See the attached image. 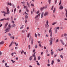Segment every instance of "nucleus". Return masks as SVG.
<instances>
[{
  "instance_id": "obj_1",
  "label": "nucleus",
  "mask_w": 67,
  "mask_h": 67,
  "mask_svg": "<svg viewBox=\"0 0 67 67\" xmlns=\"http://www.w3.org/2000/svg\"><path fill=\"white\" fill-rule=\"evenodd\" d=\"M6 9L7 10V13L5 12L4 11H2L1 12L3 13H4V16H5V14H10V12L9 11V8L7 7H6Z\"/></svg>"
},
{
  "instance_id": "obj_2",
  "label": "nucleus",
  "mask_w": 67,
  "mask_h": 67,
  "mask_svg": "<svg viewBox=\"0 0 67 67\" xmlns=\"http://www.w3.org/2000/svg\"><path fill=\"white\" fill-rule=\"evenodd\" d=\"M48 20H47L46 22V24L45 25V27L47 28L49 27V25H48Z\"/></svg>"
},
{
  "instance_id": "obj_3",
  "label": "nucleus",
  "mask_w": 67,
  "mask_h": 67,
  "mask_svg": "<svg viewBox=\"0 0 67 67\" xmlns=\"http://www.w3.org/2000/svg\"><path fill=\"white\" fill-rule=\"evenodd\" d=\"M40 14L41 13H39L38 15H37V16H36L35 18V19H36V20H38V19H37V18H38V17H39V16H40Z\"/></svg>"
},
{
  "instance_id": "obj_4",
  "label": "nucleus",
  "mask_w": 67,
  "mask_h": 67,
  "mask_svg": "<svg viewBox=\"0 0 67 67\" xmlns=\"http://www.w3.org/2000/svg\"><path fill=\"white\" fill-rule=\"evenodd\" d=\"M52 27H51L49 31V33H51L50 36L51 37H52Z\"/></svg>"
},
{
  "instance_id": "obj_5",
  "label": "nucleus",
  "mask_w": 67,
  "mask_h": 67,
  "mask_svg": "<svg viewBox=\"0 0 67 67\" xmlns=\"http://www.w3.org/2000/svg\"><path fill=\"white\" fill-rule=\"evenodd\" d=\"M4 31H6L4 32V33H6L7 32H9L10 31V29L7 28L6 29L4 30Z\"/></svg>"
},
{
  "instance_id": "obj_6",
  "label": "nucleus",
  "mask_w": 67,
  "mask_h": 67,
  "mask_svg": "<svg viewBox=\"0 0 67 67\" xmlns=\"http://www.w3.org/2000/svg\"><path fill=\"white\" fill-rule=\"evenodd\" d=\"M48 14V12H46L44 14V16H47Z\"/></svg>"
},
{
  "instance_id": "obj_7",
  "label": "nucleus",
  "mask_w": 67,
  "mask_h": 67,
  "mask_svg": "<svg viewBox=\"0 0 67 67\" xmlns=\"http://www.w3.org/2000/svg\"><path fill=\"white\" fill-rule=\"evenodd\" d=\"M59 8L60 9V10H62V9H63L64 8V7H63V5H60Z\"/></svg>"
},
{
  "instance_id": "obj_8",
  "label": "nucleus",
  "mask_w": 67,
  "mask_h": 67,
  "mask_svg": "<svg viewBox=\"0 0 67 67\" xmlns=\"http://www.w3.org/2000/svg\"><path fill=\"white\" fill-rule=\"evenodd\" d=\"M60 41L61 42L62 45H65V43H64V42L61 39L60 40Z\"/></svg>"
},
{
  "instance_id": "obj_9",
  "label": "nucleus",
  "mask_w": 67,
  "mask_h": 67,
  "mask_svg": "<svg viewBox=\"0 0 67 67\" xmlns=\"http://www.w3.org/2000/svg\"><path fill=\"white\" fill-rule=\"evenodd\" d=\"M8 24V23H7L5 25V26H4V29H6V27H7V25Z\"/></svg>"
},
{
  "instance_id": "obj_10",
  "label": "nucleus",
  "mask_w": 67,
  "mask_h": 67,
  "mask_svg": "<svg viewBox=\"0 0 67 67\" xmlns=\"http://www.w3.org/2000/svg\"><path fill=\"white\" fill-rule=\"evenodd\" d=\"M49 42H50L49 44L50 45H52V44H53V41H49Z\"/></svg>"
},
{
  "instance_id": "obj_11",
  "label": "nucleus",
  "mask_w": 67,
  "mask_h": 67,
  "mask_svg": "<svg viewBox=\"0 0 67 67\" xmlns=\"http://www.w3.org/2000/svg\"><path fill=\"white\" fill-rule=\"evenodd\" d=\"M8 5H10V6H11L12 5V4H11V3H9L8 2L7 3Z\"/></svg>"
},
{
  "instance_id": "obj_12",
  "label": "nucleus",
  "mask_w": 67,
  "mask_h": 67,
  "mask_svg": "<svg viewBox=\"0 0 67 67\" xmlns=\"http://www.w3.org/2000/svg\"><path fill=\"white\" fill-rule=\"evenodd\" d=\"M54 30L55 31V33H57V29H56V28H55Z\"/></svg>"
},
{
  "instance_id": "obj_13",
  "label": "nucleus",
  "mask_w": 67,
  "mask_h": 67,
  "mask_svg": "<svg viewBox=\"0 0 67 67\" xmlns=\"http://www.w3.org/2000/svg\"><path fill=\"white\" fill-rule=\"evenodd\" d=\"M43 15H44V13L42 12L41 14V18H43Z\"/></svg>"
},
{
  "instance_id": "obj_14",
  "label": "nucleus",
  "mask_w": 67,
  "mask_h": 67,
  "mask_svg": "<svg viewBox=\"0 0 67 67\" xmlns=\"http://www.w3.org/2000/svg\"><path fill=\"white\" fill-rule=\"evenodd\" d=\"M54 63V60H52L51 62V65H53Z\"/></svg>"
},
{
  "instance_id": "obj_15",
  "label": "nucleus",
  "mask_w": 67,
  "mask_h": 67,
  "mask_svg": "<svg viewBox=\"0 0 67 67\" xmlns=\"http://www.w3.org/2000/svg\"><path fill=\"white\" fill-rule=\"evenodd\" d=\"M4 44V42L2 41L0 42V45H2Z\"/></svg>"
},
{
  "instance_id": "obj_16",
  "label": "nucleus",
  "mask_w": 67,
  "mask_h": 67,
  "mask_svg": "<svg viewBox=\"0 0 67 67\" xmlns=\"http://www.w3.org/2000/svg\"><path fill=\"white\" fill-rule=\"evenodd\" d=\"M24 26V25H23L21 26L20 27V29H22L23 28V27Z\"/></svg>"
},
{
  "instance_id": "obj_17",
  "label": "nucleus",
  "mask_w": 67,
  "mask_h": 67,
  "mask_svg": "<svg viewBox=\"0 0 67 67\" xmlns=\"http://www.w3.org/2000/svg\"><path fill=\"white\" fill-rule=\"evenodd\" d=\"M5 20H8V21L10 20V18H8L7 19L5 18Z\"/></svg>"
},
{
  "instance_id": "obj_18",
  "label": "nucleus",
  "mask_w": 67,
  "mask_h": 67,
  "mask_svg": "<svg viewBox=\"0 0 67 67\" xmlns=\"http://www.w3.org/2000/svg\"><path fill=\"white\" fill-rule=\"evenodd\" d=\"M44 7H42L40 8V9L41 11H42L44 9Z\"/></svg>"
},
{
  "instance_id": "obj_19",
  "label": "nucleus",
  "mask_w": 67,
  "mask_h": 67,
  "mask_svg": "<svg viewBox=\"0 0 67 67\" xmlns=\"http://www.w3.org/2000/svg\"><path fill=\"white\" fill-rule=\"evenodd\" d=\"M32 59V56H31L29 58V60H31Z\"/></svg>"
},
{
  "instance_id": "obj_20",
  "label": "nucleus",
  "mask_w": 67,
  "mask_h": 67,
  "mask_svg": "<svg viewBox=\"0 0 67 67\" xmlns=\"http://www.w3.org/2000/svg\"><path fill=\"white\" fill-rule=\"evenodd\" d=\"M15 27V25L14 24L13 25H12V27Z\"/></svg>"
},
{
  "instance_id": "obj_21",
  "label": "nucleus",
  "mask_w": 67,
  "mask_h": 67,
  "mask_svg": "<svg viewBox=\"0 0 67 67\" xmlns=\"http://www.w3.org/2000/svg\"><path fill=\"white\" fill-rule=\"evenodd\" d=\"M8 28L10 29V28H11V25L10 24H9V25H8Z\"/></svg>"
},
{
  "instance_id": "obj_22",
  "label": "nucleus",
  "mask_w": 67,
  "mask_h": 67,
  "mask_svg": "<svg viewBox=\"0 0 67 67\" xmlns=\"http://www.w3.org/2000/svg\"><path fill=\"white\" fill-rule=\"evenodd\" d=\"M27 18H28V16H27V15H26L25 16V19H27Z\"/></svg>"
},
{
  "instance_id": "obj_23",
  "label": "nucleus",
  "mask_w": 67,
  "mask_h": 67,
  "mask_svg": "<svg viewBox=\"0 0 67 67\" xmlns=\"http://www.w3.org/2000/svg\"><path fill=\"white\" fill-rule=\"evenodd\" d=\"M27 4L29 7H30V4H29V3L27 2Z\"/></svg>"
},
{
  "instance_id": "obj_24",
  "label": "nucleus",
  "mask_w": 67,
  "mask_h": 67,
  "mask_svg": "<svg viewBox=\"0 0 67 67\" xmlns=\"http://www.w3.org/2000/svg\"><path fill=\"white\" fill-rule=\"evenodd\" d=\"M30 34H31V33H29L28 34V36H27V37L28 38L30 36Z\"/></svg>"
},
{
  "instance_id": "obj_25",
  "label": "nucleus",
  "mask_w": 67,
  "mask_h": 67,
  "mask_svg": "<svg viewBox=\"0 0 67 67\" xmlns=\"http://www.w3.org/2000/svg\"><path fill=\"white\" fill-rule=\"evenodd\" d=\"M47 8V5H46L44 7V9H46Z\"/></svg>"
},
{
  "instance_id": "obj_26",
  "label": "nucleus",
  "mask_w": 67,
  "mask_h": 67,
  "mask_svg": "<svg viewBox=\"0 0 67 67\" xmlns=\"http://www.w3.org/2000/svg\"><path fill=\"white\" fill-rule=\"evenodd\" d=\"M13 43V42H12L9 45V47H11V46H12V44Z\"/></svg>"
},
{
  "instance_id": "obj_27",
  "label": "nucleus",
  "mask_w": 67,
  "mask_h": 67,
  "mask_svg": "<svg viewBox=\"0 0 67 67\" xmlns=\"http://www.w3.org/2000/svg\"><path fill=\"white\" fill-rule=\"evenodd\" d=\"M56 11V8H54V9L53 10V13H55V11Z\"/></svg>"
},
{
  "instance_id": "obj_28",
  "label": "nucleus",
  "mask_w": 67,
  "mask_h": 67,
  "mask_svg": "<svg viewBox=\"0 0 67 67\" xmlns=\"http://www.w3.org/2000/svg\"><path fill=\"white\" fill-rule=\"evenodd\" d=\"M53 37H51L50 38V40L49 41H53Z\"/></svg>"
},
{
  "instance_id": "obj_29",
  "label": "nucleus",
  "mask_w": 67,
  "mask_h": 67,
  "mask_svg": "<svg viewBox=\"0 0 67 67\" xmlns=\"http://www.w3.org/2000/svg\"><path fill=\"white\" fill-rule=\"evenodd\" d=\"M31 44H33V39H32L31 40Z\"/></svg>"
},
{
  "instance_id": "obj_30",
  "label": "nucleus",
  "mask_w": 67,
  "mask_h": 67,
  "mask_svg": "<svg viewBox=\"0 0 67 67\" xmlns=\"http://www.w3.org/2000/svg\"><path fill=\"white\" fill-rule=\"evenodd\" d=\"M4 20H5V18H3L2 19L0 20V21H4Z\"/></svg>"
},
{
  "instance_id": "obj_31",
  "label": "nucleus",
  "mask_w": 67,
  "mask_h": 67,
  "mask_svg": "<svg viewBox=\"0 0 67 67\" xmlns=\"http://www.w3.org/2000/svg\"><path fill=\"white\" fill-rule=\"evenodd\" d=\"M24 9H25L26 8V9H27V7H26V6H24Z\"/></svg>"
},
{
  "instance_id": "obj_32",
  "label": "nucleus",
  "mask_w": 67,
  "mask_h": 67,
  "mask_svg": "<svg viewBox=\"0 0 67 67\" xmlns=\"http://www.w3.org/2000/svg\"><path fill=\"white\" fill-rule=\"evenodd\" d=\"M24 53V51L23 50L21 52V54H22Z\"/></svg>"
},
{
  "instance_id": "obj_33",
  "label": "nucleus",
  "mask_w": 67,
  "mask_h": 67,
  "mask_svg": "<svg viewBox=\"0 0 67 67\" xmlns=\"http://www.w3.org/2000/svg\"><path fill=\"white\" fill-rule=\"evenodd\" d=\"M47 66H48V67H49L50 66H51V64H47Z\"/></svg>"
},
{
  "instance_id": "obj_34",
  "label": "nucleus",
  "mask_w": 67,
  "mask_h": 67,
  "mask_svg": "<svg viewBox=\"0 0 67 67\" xmlns=\"http://www.w3.org/2000/svg\"><path fill=\"white\" fill-rule=\"evenodd\" d=\"M35 57V55L33 54L32 55V57H33H33Z\"/></svg>"
},
{
  "instance_id": "obj_35",
  "label": "nucleus",
  "mask_w": 67,
  "mask_h": 67,
  "mask_svg": "<svg viewBox=\"0 0 67 67\" xmlns=\"http://www.w3.org/2000/svg\"><path fill=\"white\" fill-rule=\"evenodd\" d=\"M37 42L38 43V44H41V43H42V42H41L40 41H38Z\"/></svg>"
},
{
  "instance_id": "obj_36",
  "label": "nucleus",
  "mask_w": 67,
  "mask_h": 67,
  "mask_svg": "<svg viewBox=\"0 0 67 67\" xmlns=\"http://www.w3.org/2000/svg\"><path fill=\"white\" fill-rule=\"evenodd\" d=\"M15 44L16 46H18V43H16V42H15Z\"/></svg>"
},
{
  "instance_id": "obj_37",
  "label": "nucleus",
  "mask_w": 67,
  "mask_h": 67,
  "mask_svg": "<svg viewBox=\"0 0 67 67\" xmlns=\"http://www.w3.org/2000/svg\"><path fill=\"white\" fill-rule=\"evenodd\" d=\"M57 62H59H59H60V60H59V59H57Z\"/></svg>"
},
{
  "instance_id": "obj_38",
  "label": "nucleus",
  "mask_w": 67,
  "mask_h": 67,
  "mask_svg": "<svg viewBox=\"0 0 67 67\" xmlns=\"http://www.w3.org/2000/svg\"><path fill=\"white\" fill-rule=\"evenodd\" d=\"M11 61L13 62V63H14V62H15V61H13L12 60H11Z\"/></svg>"
},
{
  "instance_id": "obj_39",
  "label": "nucleus",
  "mask_w": 67,
  "mask_h": 67,
  "mask_svg": "<svg viewBox=\"0 0 67 67\" xmlns=\"http://www.w3.org/2000/svg\"><path fill=\"white\" fill-rule=\"evenodd\" d=\"M51 0H49V1H48L49 3L50 4H51Z\"/></svg>"
},
{
  "instance_id": "obj_40",
  "label": "nucleus",
  "mask_w": 67,
  "mask_h": 67,
  "mask_svg": "<svg viewBox=\"0 0 67 67\" xmlns=\"http://www.w3.org/2000/svg\"><path fill=\"white\" fill-rule=\"evenodd\" d=\"M15 11H16V8H15L14 10V13H15Z\"/></svg>"
},
{
  "instance_id": "obj_41",
  "label": "nucleus",
  "mask_w": 67,
  "mask_h": 67,
  "mask_svg": "<svg viewBox=\"0 0 67 67\" xmlns=\"http://www.w3.org/2000/svg\"><path fill=\"white\" fill-rule=\"evenodd\" d=\"M60 57H61L62 58V59L63 58V56L62 55H60Z\"/></svg>"
},
{
  "instance_id": "obj_42",
  "label": "nucleus",
  "mask_w": 67,
  "mask_h": 67,
  "mask_svg": "<svg viewBox=\"0 0 67 67\" xmlns=\"http://www.w3.org/2000/svg\"><path fill=\"white\" fill-rule=\"evenodd\" d=\"M65 11H66V13H67V9H65Z\"/></svg>"
},
{
  "instance_id": "obj_43",
  "label": "nucleus",
  "mask_w": 67,
  "mask_h": 67,
  "mask_svg": "<svg viewBox=\"0 0 67 67\" xmlns=\"http://www.w3.org/2000/svg\"><path fill=\"white\" fill-rule=\"evenodd\" d=\"M35 37H37V35H36V34L35 33Z\"/></svg>"
},
{
  "instance_id": "obj_44",
  "label": "nucleus",
  "mask_w": 67,
  "mask_h": 67,
  "mask_svg": "<svg viewBox=\"0 0 67 67\" xmlns=\"http://www.w3.org/2000/svg\"><path fill=\"white\" fill-rule=\"evenodd\" d=\"M59 42V41L58 40V39H57L56 40V42L57 43V42Z\"/></svg>"
},
{
  "instance_id": "obj_45",
  "label": "nucleus",
  "mask_w": 67,
  "mask_h": 67,
  "mask_svg": "<svg viewBox=\"0 0 67 67\" xmlns=\"http://www.w3.org/2000/svg\"><path fill=\"white\" fill-rule=\"evenodd\" d=\"M40 58H41V57L40 56L38 57V60H40Z\"/></svg>"
},
{
  "instance_id": "obj_46",
  "label": "nucleus",
  "mask_w": 67,
  "mask_h": 67,
  "mask_svg": "<svg viewBox=\"0 0 67 67\" xmlns=\"http://www.w3.org/2000/svg\"><path fill=\"white\" fill-rule=\"evenodd\" d=\"M64 36H67V34H64Z\"/></svg>"
},
{
  "instance_id": "obj_47",
  "label": "nucleus",
  "mask_w": 67,
  "mask_h": 67,
  "mask_svg": "<svg viewBox=\"0 0 67 67\" xmlns=\"http://www.w3.org/2000/svg\"><path fill=\"white\" fill-rule=\"evenodd\" d=\"M56 29L57 30H59V27H57V28H56Z\"/></svg>"
},
{
  "instance_id": "obj_48",
  "label": "nucleus",
  "mask_w": 67,
  "mask_h": 67,
  "mask_svg": "<svg viewBox=\"0 0 67 67\" xmlns=\"http://www.w3.org/2000/svg\"><path fill=\"white\" fill-rule=\"evenodd\" d=\"M8 35H9V36H11V34L10 33H9L8 34Z\"/></svg>"
},
{
  "instance_id": "obj_49",
  "label": "nucleus",
  "mask_w": 67,
  "mask_h": 67,
  "mask_svg": "<svg viewBox=\"0 0 67 67\" xmlns=\"http://www.w3.org/2000/svg\"><path fill=\"white\" fill-rule=\"evenodd\" d=\"M53 8H54V6H52V8H51V10H53Z\"/></svg>"
},
{
  "instance_id": "obj_50",
  "label": "nucleus",
  "mask_w": 67,
  "mask_h": 67,
  "mask_svg": "<svg viewBox=\"0 0 67 67\" xmlns=\"http://www.w3.org/2000/svg\"><path fill=\"white\" fill-rule=\"evenodd\" d=\"M37 65L38 66H40V63H37Z\"/></svg>"
},
{
  "instance_id": "obj_51",
  "label": "nucleus",
  "mask_w": 67,
  "mask_h": 67,
  "mask_svg": "<svg viewBox=\"0 0 67 67\" xmlns=\"http://www.w3.org/2000/svg\"><path fill=\"white\" fill-rule=\"evenodd\" d=\"M12 23H13V24H14V21H13V20H12Z\"/></svg>"
},
{
  "instance_id": "obj_52",
  "label": "nucleus",
  "mask_w": 67,
  "mask_h": 67,
  "mask_svg": "<svg viewBox=\"0 0 67 67\" xmlns=\"http://www.w3.org/2000/svg\"><path fill=\"white\" fill-rule=\"evenodd\" d=\"M39 46H40V47H42V45H41V44H39Z\"/></svg>"
},
{
  "instance_id": "obj_53",
  "label": "nucleus",
  "mask_w": 67,
  "mask_h": 67,
  "mask_svg": "<svg viewBox=\"0 0 67 67\" xmlns=\"http://www.w3.org/2000/svg\"><path fill=\"white\" fill-rule=\"evenodd\" d=\"M61 4V1H60V2L59 3V5H60V4Z\"/></svg>"
},
{
  "instance_id": "obj_54",
  "label": "nucleus",
  "mask_w": 67,
  "mask_h": 67,
  "mask_svg": "<svg viewBox=\"0 0 67 67\" xmlns=\"http://www.w3.org/2000/svg\"><path fill=\"white\" fill-rule=\"evenodd\" d=\"M56 24V23H53V24H52V25H54V24Z\"/></svg>"
},
{
  "instance_id": "obj_55",
  "label": "nucleus",
  "mask_w": 67,
  "mask_h": 67,
  "mask_svg": "<svg viewBox=\"0 0 67 67\" xmlns=\"http://www.w3.org/2000/svg\"><path fill=\"white\" fill-rule=\"evenodd\" d=\"M13 20V17L12 16L11 17V20Z\"/></svg>"
},
{
  "instance_id": "obj_56",
  "label": "nucleus",
  "mask_w": 67,
  "mask_h": 67,
  "mask_svg": "<svg viewBox=\"0 0 67 67\" xmlns=\"http://www.w3.org/2000/svg\"><path fill=\"white\" fill-rule=\"evenodd\" d=\"M35 48H36L37 47V45H35Z\"/></svg>"
},
{
  "instance_id": "obj_57",
  "label": "nucleus",
  "mask_w": 67,
  "mask_h": 67,
  "mask_svg": "<svg viewBox=\"0 0 67 67\" xmlns=\"http://www.w3.org/2000/svg\"><path fill=\"white\" fill-rule=\"evenodd\" d=\"M38 35L39 36H40L41 35V34H38Z\"/></svg>"
},
{
  "instance_id": "obj_58",
  "label": "nucleus",
  "mask_w": 67,
  "mask_h": 67,
  "mask_svg": "<svg viewBox=\"0 0 67 67\" xmlns=\"http://www.w3.org/2000/svg\"><path fill=\"white\" fill-rule=\"evenodd\" d=\"M25 30H24V31L23 30H22V33H24V32H25Z\"/></svg>"
},
{
  "instance_id": "obj_59",
  "label": "nucleus",
  "mask_w": 67,
  "mask_h": 67,
  "mask_svg": "<svg viewBox=\"0 0 67 67\" xmlns=\"http://www.w3.org/2000/svg\"><path fill=\"white\" fill-rule=\"evenodd\" d=\"M53 52H52L51 53V55H53Z\"/></svg>"
},
{
  "instance_id": "obj_60",
  "label": "nucleus",
  "mask_w": 67,
  "mask_h": 67,
  "mask_svg": "<svg viewBox=\"0 0 67 67\" xmlns=\"http://www.w3.org/2000/svg\"><path fill=\"white\" fill-rule=\"evenodd\" d=\"M43 54V52H41V55H42Z\"/></svg>"
},
{
  "instance_id": "obj_61",
  "label": "nucleus",
  "mask_w": 67,
  "mask_h": 67,
  "mask_svg": "<svg viewBox=\"0 0 67 67\" xmlns=\"http://www.w3.org/2000/svg\"><path fill=\"white\" fill-rule=\"evenodd\" d=\"M31 6H32V7H34V4H31Z\"/></svg>"
},
{
  "instance_id": "obj_62",
  "label": "nucleus",
  "mask_w": 67,
  "mask_h": 67,
  "mask_svg": "<svg viewBox=\"0 0 67 67\" xmlns=\"http://www.w3.org/2000/svg\"><path fill=\"white\" fill-rule=\"evenodd\" d=\"M28 47H29V49H30V45H29Z\"/></svg>"
},
{
  "instance_id": "obj_63",
  "label": "nucleus",
  "mask_w": 67,
  "mask_h": 67,
  "mask_svg": "<svg viewBox=\"0 0 67 67\" xmlns=\"http://www.w3.org/2000/svg\"><path fill=\"white\" fill-rule=\"evenodd\" d=\"M65 15L66 18H67V13H66Z\"/></svg>"
},
{
  "instance_id": "obj_64",
  "label": "nucleus",
  "mask_w": 67,
  "mask_h": 67,
  "mask_svg": "<svg viewBox=\"0 0 67 67\" xmlns=\"http://www.w3.org/2000/svg\"><path fill=\"white\" fill-rule=\"evenodd\" d=\"M65 15L66 18H67V13H66Z\"/></svg>"
}]
</instances>
